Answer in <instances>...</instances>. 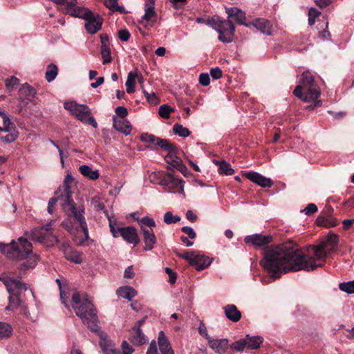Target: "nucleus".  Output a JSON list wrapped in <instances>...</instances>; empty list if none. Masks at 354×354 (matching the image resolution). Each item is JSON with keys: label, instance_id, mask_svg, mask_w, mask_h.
<instances>
[{"label": "nucleus", "instance_id": "473e14b6", "mask_svg": "<svg viewBox=\"0 0 354 354\" xmlns=\"http://www.w3.org/2000/svg\"><path fill=\"white\" fill-rule=\"evenodd\" d=\"M176 151L177 149L175 146L172 150L168 151V154L165 158L166 162L169 165V169H171V167L174 168L181 161V160L176 156Z\"/></svg>", "mask_w": 354, "mask_h": 354}, {"label": "nucleus", "instance_id": "680f3d73", "mask_svg": "<svg viewBox=\"0 0 354 354\" xmlns=\"http://www.w3.org/2000/svg\"><path fill=\"white\" fill-rule=\"evenodd\" d=\"M198 332L203 337H205L208 342L212 339L208 335L207 328L203 323L200 324L198 327Z\"/></svg>", "mask_w": 354, "mask_h": 354}, {"label": "nucleus", "instance_id": "0eeeda50", "mask_svg": "<svg viewBox=\"0 0 354 354\" xmlns=\"http://www.w3.org/2000/svg\"><path fill=\"white\" fill-rule=\"evenodd\" d=\"M64 107L69 111L71 114L75 116L81 122L92 125L96 128L97 126V122L92 116L91 111L87 105L79 104L74 101L66 102L64 104Z\"/></svg>", "mask_w": 354, "mask_h": 354}, {"label": "nucleus", "instance_id": "dca6fc26", "mask_svg": "<svg viewBox=\"0 0 354 354\" xmlns=\"http://www.w3.org/2000/svg\"><path fill=\"white\" fill-rule=\"evenodd\" d=\"M214 29L219 33H226L227 35H234L235 32V26L232 21L230 19L221 20L218 19L214 23Z\"/></svg>", "mask_w": 354, "mask_h": 354}, {"label": "nucleus", "instance_id": "f03ea898", "mask_svg": "<svg viewBox=\"0 0 354 354\" xmlns=\"http://www.w3.org/2000/svg\"><path fill=\"white\" fill-rule=\"evenodd\" d=\"M3 283L9 293V304L6 309L10 310L19 309L27 317L32 319L37 313V308L33 309L31 313L25 304L26 293L30 295L32 299L35 300V296L32 289L28 288L27 285L19 279L13 277L6 279Z\"/></svg>", "mask_w": 354, "mask_h": 354}, {"label": "nucleus", "instance_id": "4be33fe9", "mask_svg": "<svg viewBox=\"0 0 354 354\" xmlns=\"http://www.w3.org/2000/svg\"><path fill=\"white\" fill-rule=\"evenodd\" d=\"M250 26H254L257 30L267 35H272V25L266 19H256L253 21L249 23Z\"/></svg>", "mask_w": 354, "mask_h": 354}, {"label": "nucleus", "instance_id": "412c9836", "mask_svg": "<svg viewBox=\"0 0 354 354\" xmlns=\"http://www.w3.org/2000/svg\"><path fill=\"white\" fill-rule=\"evenodd\" d=\"M100 345L103 354H121L120 351L115 348V345L106 335L100 334Z\"/></svg>", "mask_w": 354, "mask_h": 354}, {"label": "nucleus", "instance_id": "052dcab7", "mask_svg": "<svg viewBox=\"0 0 354 354\" xmlns=\"http://www.w3.org/2000/svg\"><path fill=\"white\" fill-rule=\"evenodd\" d=\"M199 83L203 86H208L210 83L209 75L207 73H202L199 76Z\"/></svg>", "mask_w": 354, "mask_h": 354}, {"label": "nucleus", "instance_id": "bf43d9fd", "mask_svg": "<svg viewBox=\"0 0 354 354\" xmlns=\"http://www.w3.org/2000/svg\"><path fill=\"white\" fill-rule=\"evenodd\" d=\"M181 230H182V232H183L184 233L187 234V236L189 239H193L196 236V232H194L193 228H192L191 227L184 226L181 228Z\"/></svg>", "mask_w": 354, "mask_h": 354}, {"label": "nucleus", "instance_id": "c9c22d12", "mask_svg": "<svg viewBox=\"0 0 354 354\" xmlns=\"http://www.w3.org/2000/svg\"><path fill=\"white\" fill-rule=\"evenodd\" d=\"M137 76V72H129L128 73L127 80L126 81L127 92L128 93H132L135 91L136 85V77Z\"/></svg>", "mask_w": 354, "mask_h": 354}, {"label": "nucleus", "instance_id": "a19ab883", "mask_svg": "<svg viewBox=\"0 0 354 354\" xmlns=\"http://www.w3.org/2000/svg\"><path fill=\"white\" fill-rule=\"evenodd\" d=\"M56 283L59 286V292H60V299H61L62 303L64 305V306L66 308H69V305L67 303V299L69 297L70 293L66 292L65 291L60 279H57Z\"/></svg>", "mask_w": 354, "mask_h": 354}, {"label": "nucleus", "instance_id": "09e8293b", "mask_svg": "<svg viewBox=\"0 0 354 354\" xmlns=\"http://www.w3.org/2000/svg\"><path fill=\"white\" fill-rule=\"evenodd\" d=\"M172 109L167 104H162L159 107V115L163 118H169Z\"/></svg>", "mask_w": 354, "mask_h": 354}, {"label": "nucleus", "instance_id": "a878e982", "mask_svg": "<svg viewBox=\"0 0 354 354\" xmlns=\"http://www.w3.org/2000/svg\"><path fill=\"white\" fill-rule=\"evenodd\" d=\"M338 243V236L337 235L333 233H329L326 237V239L322 242L320 244L325 248V250L330 253L335 250L337 244Z\"/></svg>", "mask_w": 354, "mask_h": 354}, {"label": "nucleus", "instance_id": "603ef678", "mask_svg": "<svg viewBox=\"0 0 354 354\" xmlns=\"http://www.w3.org/2000/svg\"><path fill=\"white\" fill-rule=\"evenodd\" d=\"M139 223H140L141 227H144V226L149 227L156 226L155 221L153 218H151L148 216L142 217L139 221Z\"/></svg>", "mask_w": 354, "mask_h": 354}, {"label": "nucleus", "instance_id": "f8f14e48", "mask_svg": "<svg viewBox=\"0 0 354 354\" xmlns=\"http://www.w3.org/2000/svg\"><path fill=\"white\" fill-rule=\"evenodd\" d=\"M109 226L114 237H118L120 235L128 243H133L134 245L138 244L139 238L136 230L134 227H127L115 229L111 223H110Z\"/></svg>", "mask_w": 354, "mask_h": 354}, {"label": "nucleus", "instance_id": "a18cd8bd", "mask_svg": "<svg viewBox=\"0 0 354 354\" xmlns=\"http://www.w3.org/2000/svg\"><path fill=\"white\" fill-rule=\"evenodd\" d=\"M101 55L103 59V64H106L111 62L112 57L111 53V48L109 46L101 47Z\"/></svg>", "mask_w": 354, "mask_h": 354}, {"label": "nucleus", "instance_id": "6e6552de", "mask_svg": "<svg viewBox=\"0 0 354 354\" xmlns=\"http://www.w3.org/2000/svg\"><path fill=\"white\" fill-rule=\"evenodd\" d=\"M53 222V221H51L45 226L35 228L31 232L30 238L32 240L48 245L53 244V243H58V238L52 234L51 226Z\"/></svg>", "mask_w": 354, "mask_h": 354}, {"label": "nucleus", "instance_id": "9d476101", "mask_svg": "<svg viewBox=\"0 0 354 354\" xmlns=\"http://www.w3.org/2000/svg\"><path fill=\"white\" fill-rule=\"evenodd\" d=\"M0 115L3 122V127H0V140L4 142H12L17 138L15 126L3 111H0Z\"/></svg>", "mask_w": 354, "mask_h": 354}, {"label": "nucleus", "instance_id": "69168bd1", "mask_svg": "<svg viewBox=\"0 0 354 354\" xmlns=\"http://www.w3.org/2000/svg\"><path fill=\"white\" fill-rule=\"evenodd\" d=\"M166 273L169 277V282L171 283H176V274L170 268H165Z\"/></svg>", "mask_w": 354, "mask_h": 354}, {"label": "nucleus", "instance_id": "ddd939ff", "mask_svg": "<svg viewBox=\"0 0 354 354\" xmlns=\"http://www.w3.org/2000/svg\"><path fill=\"white\" fill-rule=\"evenodd\" d=\"M84 21L85 29L88 33L91 35L98 32L101 29L103 23L102 17L97 14L95 15L93 12H91V15H89Z\"/></svg>", "mask_w": 354, "mask_h": 354}, {"label": "nucleus", "instance_id": "20e7f679", "mask_svg": "<svg viewBox=\"0 0 354 354\" xmlns=\"http://www.w3.org/2000/svg\"><path fill=\"white\" fill-rule=\"evenodd\" d=\"M293 94L305 102H315L321 91L315 82L314 77L309 71H304L301 75L299 84L296 86Z\"/></svg>", "mask_w": 354, "mask_h": 354}, {"label": "nucleus", "instance_id": "79ce46f5", "mask_svg": "<svg viewBox=\"0 0 354 354\" xmlns=\"http://www.w3.org/2000/svg\"><path fill=\"white\" fill-rule=\"evenodd\" d=\"M173 131L175 134L181 137H188L190 135L189 130L181 124H176L173 127Z\"/></svg>", "mask_w": 354, "mask_h": 354}, {"label": "nucleus", "instance_id": "a211bd4d", "mask_svg": "<svg viewBox=\"0 0 354 354\" xmlns=\"http://www.w3.org/2000/svg\"><path fill=\"white\" fill-rule=\"evenodd\" d=\"M142 232L143 234V241L145 242L144 250H151L153 248L154 244L156 243V237L153 230L142 227Z\"/></svg>", "mask_w": 354, "mask_h": 354}, {"label": "nucleus", "instance_id": "2f4dec72", "mask_svg": "<svg viewBox=\"0 0 354 354\" xmlns=\"http://www.w3.org/2000/svg\"><path fill=\"white\" fill-rule=\"evenodd\" d=\"M73 182V178L71 175L67 174L63 182L64 191L60 195H59V199L64 198V196L72 197V192L71 190V185Z\"/></svg>", "mask_w": 354, "mask_h": 354}, {"label": "nucleus", "instance_id": "f257e3e1", "mask_svg": "<svg viewBox=\"0 0 354 354\" xmlns=\"http://www.w3.org/2000/svg\"><path fill=\"white\" fill-rule=\"evenodd\" d=\"M312 248L316 259L305 254L296 245L281 244L272 246L263 252L260 265L274 279H279L290 272L313 271L323 266V263H317L316 261L324 260L328 252L320 243Z\"/></svg>", "mask_w": 354, "mask_h": 354}, {"label": "nucleus", "instance_id": "2eb2a0df", "mask_svg": "<svg viewBox=\"0 0 354 354\" xmlns=\"http://www.w3.org/2000/svg\"><path fill=\"white\" fill-rule=\"evenodd\" d=\"M225 9L229 19H233L240 25L250 26V24L246 23V15L244 11L236 7H225Z\"/></svg>", "mask_w": 354, "mask_h": 354}, {"label": "nucleus", "instance_id": "aec40b11", "mask_svg": "<svg viewBox=\"0 0 354 354\" xmlns=\"http://www.w3.org/2000/svg\"><path fill=\"white\" fill-rule=\"evenodd\" d=\"M114 129L124 135H129L131 131V126L127 119H119L117 116H113Z\"/></svg>", "mask_w": 354, "mask_h": 354}, {"label": "nucleus", "instance_id": "7ed1b4c3", "mask_svg": "<svg viewBox=\"0 0 354 354\" xmlns=\"http://www.w3.org/2000/svg\"><path fill=\"white\" fill-rule=\"evenodd\" d=\"M71 298V306L77 316L93 331H98L97 311L88 295L73 292Z\"/></svg>", "mask_w": 354, "mask_h": 354}, {"label": "nucleus", "instance_id": "c85d7f7f", "mask_svg": "<svg viewBox=\"0 0 354 354\" xmlns=\"http://www.w3.org/2000/svg\"><path fill=\"white\" fill-rule=\"evenodd\" d=\"M158 15L155 10H145V15L142 17V20L145 21V27H152L157 21Z\"/></svg>", "mask_w": 354, "mask_h": 354}, {"label": "nucleus", "instance_id": "ea45409f", "mask_svg": "<svg viewBox=\"0 0 354 354\" xmlns=\"http://www.w3.org/2000/svg\"><path fill=\"white\" fill-rule=\"evenodd\" d=\"M12 333V328L9 324L0 322V339L8 338Z\"/></svg>", "mask_w": 354, "mask_h": 354}, {"label": "nucleus", "instance_id": "5701e85b", "mask_svg": "<svg viewBox=\"0 0 354 354\" xmlns=\"http://www.w3.org/2000/svg\"><path fill=\"white\" fill-rule=\"evenodd\" d=\"M210 263L211 261L208 257L202 254H197L194 252L190 265L194 266L197 270H202Z\"/></svg>", "mask_w": 354, "mask_h": 354}, {"label": "nucleus", "instance_id": "cd10ccee", "mask_svg": "<svg viewBox=\"0 0 354 354\" xmlns=\"http://www.w3.org/2000/svg\"><path fill=\"white\" fill-rule=\"evenodd\" d=\"M36 94L35 89L28 84H23L19 91V97L21 100H31Z\"/></svg>", "mask_w": 354, "mask_h": 354}, {"label": "nucleus", "instance_id": "e433bc0d", "mask_svg": "<svg viewBox=\"0 0 354 354\" xmlns=\"http://www.w3.org/2000/svg\"><path fill=\"white\" fill-rule=\"evenodd\" d=\"M316 223L319 226H324L326 227H335L337 223L331 217H324L319 216L316 219Z\"/></svg>", "mask_w": 354, "mask_h": 354}, {"label": "nucleus", "instance_id": "7c9ffc66", "mask_svg": "<svg viewBox=\"0 0 354 354\" xmlns=\"http://www.w3.org/2000/svg\"><path fill=\"white\" fill-rule=\"evenodd\" d=\"M117 295L122 298L131 300L137 295V292L132 287L126 286L118 288L117 290Z\"/></svg>", "mask_w": 354, "mask_h": 354}, {"label": "nucleus", "instance_id": "393cba45", "mask_svg": "<svg viewBox=\"0 0 354 354\" xmlns=\"http://www.w3.org/2000/svg\"><path fill=\"white\" fill-rule=\"evenodd\" d=\"M223 309L226 317L230 321L236 322L241 319V313L235 305L228 304Z\"/></svg>", "mask_w": 354, "mask_h": 354}, {"label": "nucleus", "instance_id": "338daca9", "mask_svg": "<svg viewBox=\"0 0 354 354\" xmlns=\"http://www.w3.org/2000/svg\"><path fill=\"white\" fill-rule=\"evenodd\" d=\"M233 35H227L226 33L220 34L218 39L223 43H230L232 41Z\"/></svg>", "mask_w": 354, "mask_h": 354}, {"label": "nucleus", "instance_id": "37998d69", "mask_svg": "<svg viewBox=\"0 0 354 354\" xmlns=\"http://www.w3.org/2000/svg\"><path fill=\"white\" fill-rule=\"evenodd\" d=\"M156 146H159L160 148L164 150L168 151L169 150H172L174 147L176 146L174 144L170 142L167 139H162L158 138L157 142H156Z\"/></svg>", "mask_w": 354, "mask_h": 354}, {"label": "nucleus", "instance_id": "bb28decb", "mask_svg": "<svg viewBox=\"0 0 354 354\" xmlns=\"http://www.w3.org/2000/svg\"><path fill=\"white\" fill-rule=\"evenodd\" d=\"M130 341L137 346L142 345L146 343L147 339L142 330L139 328L133 327L131 333Z\"/></svg>", "mask_w": 354, "mask_h": 354}, {"label": "nucleus", "instance_id": "1a4fd4ad", "mask_svg": "<svg viewBox=\"0 0 354 354\" xmlns=\"http://www.w3.org/2000/svg\"><path fill=\"white\" fill-rule=\"evenodd\" d=\"M263 338L261 336L246 335L244 338L239 339L230 345V348L236 352H243L245 349L255 350L260 347Z\"/></svg>", "mask_w": 354, "mask_h": 354}, {"label": "nucleus", "instance_id": "3c124183", "mask_svg": "<svg viewBox=\"0 0 354 354\" xmlns=\"http://www.w3.org/2000/svg\"><path fill=\"white\" fill-rule=\"evenodd\" d=\"M140 138L142 142L154 145H156V142L158 140V137L149 133L142 134Z\"/></svg>", "mask_w": 354, "mask_h": 354}, {"label": "nucleus", "instance_id": "c03bdc74", "mask_svg": "<svg viewBox=\"0 0 354 354\" xmlns=\"http://www.w3.org/2000/svg\"><path fill=\"white\" fill-rule=\"evenodd\" d=\"M339 288L348 294L354 293V280L343 282L339 284Z\"/></svg>", "mask_w": 354, "mask_h": 354}, {"label": "nucleus", "instance_id": "4468645a", "mask_svg": "<svg viewBox=\"0 0 354 354\" xmlns=\"http://www.w3.org/2000/svg\"><path fill=\"white\" fill-rule=\"evenodd\" d=\"M244 241L248 244H251L254 247H262L272 243L273 236L271 234H254L246 236Z\"/></svg>", "mask_w": 354, "mask_h": 354}, {"label": "nucleus", "instance_id": "6e6d98bb", "mask_svg": "<svg viewBox=\"0 0 354 354\" xmlns=\"http://www.w3.org/2000/svg\"><path fill=\"white\" fill-rule=\"evenodd\" d=\"M318 210L317 207L314 203H309L303 210L302 212H304L306 215H311Z\"/></svg>", "mask_w": 354, "mask_h": 354}, {"label": "nucleus", "instance_id": "4d7b16f0", "mask_svg": "<svg viewBox=\"0 0 354 354\" xmlns=\"http://www.w3.org/2000/svg\"><path fill=\"white\" fill-rule=\"evenodd\" d=\"M118 37L122 41H127L130 37V33L127 29L120 30L118 32Z\"/></svg>", "mask_w": 354, "mask_h": 354}, {"label": "nucleus", "instance_id": "774afa93", "mask_svg": "<svg viewBox=\"0 0 354 354\" xmlns=\"http://www.w3.org/2000/svg\"><path fill=\"white\" fill-rule=\"evenodd\" d=\"M91 203L97 210H104L105 208L104 205L102 203H100L96 198H93Z\"/></svg>", "mask_w": 354, "mask_h": 354}, {"label": "nucleus", "instance_id": "5fc2aeb1", "mask_svg": "<svg viewBox=\"0 0 354 354\" xmlns=\"http://www.w3.org/2000/svg\"><path fill=\"white\" fill-rule=\"evenodd\" d=\"M115 116H117V118H120L119 119H125L128 115V111L126 107L120 106L115 109Z\"/></svg>", "mask_w": 354, "mask_h": 354}, {"label": "nucleus", "instance_id": "72a5a7b5", "mask_svg": "<svg viewBox=\"0 0 354 354\" xmlns=\"http://www.w3.org/2000/svg\"><path fill=\"white\" fill-rule=\"evenodd\" d=\"M171 187L167 189V192L179 193L184 195V183L182 179L176 178L174 176V181Z\"/></svg>", "mask_w": 354, "mask_h": 354}, {"label": "nucleus", "instance_id": "8fccbe9b", "mask_svg": "<svg viewBox=\"0 0 354 354\" xmlns=\"http://www.w3.org/2000/svg\"><path fill=\"white\" fill-rule=\"evenodd\" d=\"M320 12L316 8H311L308 12V24L313 26L315 23V18L320 15Z\"/></svg>", "mask_w": 354, "mask_h": 354}, {"label": "nucleus", "instance_id": "f704fd0d", "mask_svg": "<svg viewBox=\"0 0 354 354\" xmlns=\"http://www.w3.org/2000/svg\"><path fill=\"white\" fill-rule=\"evenodd\" d=\"M214 162L218 166V171L221 174L232 175L234 174V170L230 164L225 160L218 161L215 160Z\"/></svg>", "mask_w": 354, "mask_h": 354}, {"label": "nucleus", "instance_id": "9b49d317", "mask_svg": "<svg viewBox=\"0 0 354 354\" xmlns=\"http://www.w3.org/2000/svg\"><path fill=\"white\" fill-rule=\"evenodd\" d=\"M158 343L160 354H174L171 344L162 330L158 333ZM147 354H158L156 343L153 340L147 351Z\"/></svg>", "mask_w": 354, "mask_h": 354}, {"label": "nucleus", "instance_id": "0e129e2a", "mask_svg": "<svg viewBox=\"0 0 354 354\" xmlns=\"http://www.w3.org/2000/svg\"><path fill=\"white\" fill-rule=\"evenodd\" d=\"M122 348L123 354H131L133 352V349L129 344L127 341H123L122 343Z\"/></svg>", "mask_w": 354, "mask_h": 354}, {"label": "nucleus", "instance_id": "864d4df0", "mask_svg": "<svg viewBox=\"0 0 354 354\" xmlns=\"http://www.w3.org/2000/svg\"><path fill=\"white\" fill-rule=\"evenodd\" d=\"M19 79L12 76L6 80V86L8 89L12 90L15 86L19 84Z\"/></svg>", "mask_w": 354, "mask_h": 354}, {"label": "nucleus", "instance_id": "4c0bfd02", "mask_svg": "<svg viewBox=\"0 0 354 354\" xmlns=\"http://www.w3.org/2000/svg\"><path fill=\"white\" fill-rule=\"evenodd\" d=\"M58 68L54 64H50L47 66L45 77L48 82L53 81L57 75Z\"/></svg>", "mask_w": 354, "mask_h": 354}, {"label": "nucleus", "instance_id": "423d86ee", "mask_svg": "<svg viewBox=\"0 0 354 354\" xmlns=\"http://www.w3.org/2000/svg\"><path fill=\"white\" fill-rule=\"evenodd\" d=\"M60 205L64 212L70 217H73L78 222L80 227L86 238L88 236V230L87 224L84 216V207L82 205H77L73 201L72 197L64 196L60 198Z\"/></svg>", "mask_w": 354, "mask_h": 354}, {"label": "nucleus", "instance_id": "e2e57ef3", "mask_svg": "<svg viewBox=\"0 0 354 354\" xmlns=\"http://www.w3.org/2000/svg\"><path fill=\"white\" fill-rule=\"evenodd\" d=\"M222 71L218 67L213 68L210 71L211 76L215 80L220 79L222 77Z\"/></svg>", "mask_w": 354, "mask_h": 354}, {"label": "nucleus", "instance_id": "39448f33", "mask_svg": "<svg viewBox=\"0 0 354 354\" xmlns=\"http://www.w3.org/2000/svg\"><path fill=\"white\" fill-rule=\"evenodd\" d=\"M0 251L8 259L20 261L32 253V246L26 239L20 237L17 241H12L10 244L1 243Z\"/></svg>", "mask_w": 354, "mask_h": 354}, {"label": "nucleus", "instance_id": "f3484780", "mask_svg": "<svg viewBox=\"0 0 354 354\" xmlns=\"http://www.w3.org/2000/svg\"><path fill=\"white\" fill-rule=\"evenodd\" d=\"M244 175L248 179L262 187H271L273 185L270 178H267L257 172L249 171Z\"/></svg>", "mask_w": 354, "mask_h": 354}, {"label": "nucleus", "instance_id": "6ab92c4d", "mask_svg": "<svg viewBox=\"0 0 354 354\" xmlns=\"http://www.w3.org/2000/svg\"><path fill=\"white\" fill-rule=\"evenodd\" d=\"M60 250L64 253V257L66 259L75 263H80L82 262V259L79 254L74 251L71 246H70L66 243H63L60 246Z\"/></svg>", "mask_w": 354, "mask_h": 354}, {"label": "nucleus", "instance_id": "49530a36", "mask_svg": "<svg viewBox=\"0 0 354 354\" xmlns=\"http://www.w3.org/2000/svg\"><path fill=\"white\" fill-rule=\"evenodd\" d=\"M180 216L177 215H173L171 212H167L163 217L164 222L167 225L176 223L177 222L180 221Z\"/></svg>", "mask_w": 354, "mask_h": 354}, {"label": "nucleus", "instance_id": "c756f323", "mask_svg": "<svg viewBox=\"0 0 354 354\" xmlns=\"http://www.w3.org/2000/svg\"><path fill=\"white\" fill-rule=\"evenodd\" d=\"M79 171L84 176L90 180H96L100 176L98 170H93L91 167L86 165H81L79 167Z\"/></svg>", "mask_w": 354, "mask_h": 354}, {"label": "nucleus", "instance_id": "b1692460", "mask_svg": "<svg viewBox=\"0 0 354 354\" xmlns=\"http://www.w3.org/2000/svg\"><path fill=\"white\" fill-rule=\"evenodd\" d=\"M208 342L211 348L218 354H223L228 347V340L227 339H211Z\"/></svg>", "mask_w": 354, "mask_h": 354}, {"label": "nucleus", "instance_id": "58836bf2", "mask_svg": "<svg viewBox=\"0 0 354 354\" xmlns=\"http://www.w3.org/2000/svg\"><path fill=\"white\" fill-rule=\"evenodd\" d=\"M104 5L112 12L125 13L124 8L118 5V0H104Z\"/></svg>", "mask_w": 354, "mask_h": 354}, {"label": "nucleus", "instance_id": "de8ad7c7", "mask_svg": "<svg viewBox=\"0 0 354 354\" xmlns=\"http://www.w3.org/2000/svg\"><path fill=\"white\" fill-rule=\"evenodd\" d=\"M174 181V176L171 174H167L165 177L162 178L159 184L164 187V189L167 192V189L171 187Z\"/></svg>", "mask_w": 354, "mask_h": 354}, {"label": "nucleus", "instance_id": "13d9d810", "mask_svg": "<svg viewBox=\"0 0 354 354\" xmlns=\"http://www.w3.org/2000/svg\"><path fill=\"white\" fill-rule=\"evenodd\" d=\"M58 201H59V196L57 197L51 198L49 200L48 204V209H47L48 212L49 214H53V212H54V209H55V204Z\"/></svg>", "mask_w": 354, "mask_h": 354}]
</instances>
